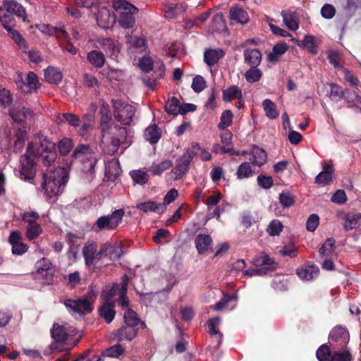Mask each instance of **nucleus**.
Listing matches in <instances>:
<instances>
[{
  "instance_id": "obj_1",
  "label": "nucleus",
  "mask_w": 361,
  "mask_h": 361,
  "mask_svg": "<svg viewBox=\"0 0 361 361\" xmlns=\"http://www.w3.org/2000/svg\"><path fill=\"white\" fill-rule=\"evenodd\" d=\"M57 157L55 143L43 135H37L28 144L26 153L20 158V178L31 180L35 174V161L40 159L44 166H50Z\"/></svg>"
},
{
  "instance_id": "obj_2",
  "label": "nucleus",
  "mask_w": 361,
  "mask_h": 361,
  "mask_svg": "<svg viewBox=\"0 0 361 361\" xmlns=\"http://www.w3.org/2000/svg\"><path fill=\"white\" fill-rule=\"evenodd\" d=\"M99 114L102 127L100 147L104 154L113 155L121 145L127 142V129L111 122L109 106L105 102L101 104Z\"/></svg>"
},
{
  "instance_id": "obj_3",
  "label": "nucleus",
  "mask_w": 361,
  "mask_h": 361,
  "mask_svg": "<svg viewBox=\"0 0 361 361\" xmlns=\"http://www.w3.org/2000/svg\"><path fill=\"white\" fill-rule=\"evenodd\" d=\"M68 180V173L65 168L58 167L47 171L43 174L41 183L44 195L47 198L58 197L63 192Z\"/></svg>"
},
{
  "instance_id": "obj_4",
  "label": "nucleus",
  "mask_w": 361,
  "mask_h": 361,
  "mask_svg": "<svg viewBox=\"0 0 361 361\" xmlns=\"http://www.w3.org/2000/svg\"><path fill=\"white\" fill-rule=\"evenodd\" d=\"M113 7L120 14L119 25L124 29L132 28L135 23L133 16L138 12L137 8L125 0H115Z\"/></svg>"
},
{
  "instance_id": "obj_5",
  "label": "nucleus",
  "mask_w": 361,
  "mask_h": 361,
  "mask_svg": "<svg viewBox=\"0 0 361 361\" xmlns=\"http://www.w3.org/2000/svg\"><path fill=\"white\" fill-rule=\"evenodd\" d=\"M115 119L123 125H130L135 117L133 106L122 100H112Z\"/></svg>"
},
{
  "instance_id": "obj_6",
  "label": "nucleus",
  "mask_w": 361,
  "mask_h": 361,
  "mask_svg": "<svg viewBox=\"0 0 361 361\" xmlns=\"http://www.w3.org/2000/svg\"><path fill=\"white\" fill-rule=\"evenodd\" d=\"M14 80L18 89L24 93L35 92L39 87L38 78L32 71L29 72L26 75L21 73H16Z\"/></svg>"
},
{
  "instance_id": "obj_7",
  "label": "nucleus",
  "mask_w": 361,
  "mask_h": 361,
  "mask_svg": "<svg viewBox=\"0 0 361 361\" xmlns=\"http://www.w3.org/2000/svg\"><path fill=\"white\" fill-rule=\"evenodd\" d=\"M95 294L93 290L87 293V296L76 300H66L64 305L73 313H77L83 315L85 313L92 312V309L90 303V298H94Z\"/></svg>"
},
{
  "instance_id": "obj_8",
  "label": "nucleus",
  "mask_w": 361,
  "mask_h": 361,
  "mask_svg": "<svg viewBox=\"0 0 361 361\" xmlns=\"http://www.w3.org/2000/svg\"><path fill=\"white\" fill-rule=\"evenodd\" d=\"M124 214L123 209H116L111 215L100 216L97 220L95 226L100 231L114 230L121 222Z\"/></svg>"
},
{
  "instance_id": "obj_9",
  "label": "nucleus",
  "mask_w": 361,
  "mask_h": 361,
  "mask_svg": "<svg viewBox=\"0 0 361 361\" xmlns=\"http://www.w3.org/2000/svg\"><path fill=\"white\" fill-rule=\"evenodd\" d=\"M73 157L76 159H81L84 161V170L92 172L97 163V159L88 145H80L78 146L74 152Z\"/></svg>"
},
{
  "instance_id": "obj_10",
  "label": "nucleus",
  "mask_w": 361,
  "mask_h": 361,
  "mask_svg": "<svg viewBox=\"0 0 361 361\" xmlns=\"http://www.w3.org/2000/svg\"><path fill=\"white\" fill-rule=\"evenodd\" d=\"M82 255L85 264L88 267L93 264L94 261L103 259L102 253L100 252V250H97V244L94 241H88L85 244Z\"/></svg>"
},
{
  "instance_id": "obj_11",
  "label": "nucleus",
  "mask_w": 361,
  "mask_h": 361,
  "mask_svg": "<svg viewBox=\"0 0 361 361\" xmlns=\"http://www.w3.org/2000/svg\"><path fill=\"white\" fill-rule=\"evenodd\" d=\"M192 159L193 152L188 149L177 160L176 166L172 171L176 179L182 178L187 173L190 162Z\"/></svg>"
},
{
  "instance_id": "obj_12",
  "label": "nucleus",
  "mask_w": 361,
  "mask_h": 361,
  "mask_svg": "<svg viewBox=\"0 0 361 361\" xmlns=\"http://www.w3.org/2000/svg\"><path fill=\"white\" fill-rule=\"evenodd\" d=\"M96 47L103 49L110 57L119 53L121 45L118 41L111 38H99L96 41Z\"/></svg>"
},
{
  "instance_id": "obj_13",
  "label": "nucleus",
  "mask_w": 361,
  "mask_h": 361,
  "mask_svg": "<svg viewBox=\"0 0 361 361\" xmlns=\"http://www.w3.org/2000/svg\"><path fill=\"white\" fill-rule=\"evenodd\" d=\"M22 235L19 231H11L8 237V242L12 246V253L21 255L27 251V245L21 241Z\"/></svg>"
},
{
  "instance_id": "obj_14",
  "label": "nucleus",
  "mask_w": 361,
  "mask_h": 361,
  "mask_svg": "<svg viewBox=\"0 0 361 361\" xmlns=\"http://www.w3.org/2000/svg\"><path fill=\"white\" fill-rule=\"evenodd\" d=\"M10 116L16 122L22 123L31 119L33 117V111L19 104L10 110Z\"/></svg>"
},
{
  "instance_id": "obj_15",
  "label": "nucleus",
  "mask_w": 361,
  "mask_h": 361,
  "mask_svg": "<svg viewBox=\"0 0 361 361\" xmlns=\"http://www.w3.org/2000/svg\"><path fill=\"white\" fill-rule=\"evenodd\" d=\"M103 258L109 257L110 260H116L120 258L122 254V249L118 243H106L100 248Z\"/></svg>"
},
{
  "instance_id": "obj_16",
  "label": "nucleus",
  "mask_w": 361,
  "mask_h": 361,
  "mask_svg": "<svg viewBox=\"0 0 361 361\" xmlns=\"http://www.w3.org/2000/svg\"><path fill=\"white\" fill-rule=\"evenodd\" d=\"M297 275L302 281H310L318 276L319 268L315 265L304 264L297 269Z\"/></svg>"
},
{
  "instance_id": "obj_17",
  "label": "nucleus",
  "mask_w": 361,
  "mask_h": 361,
  "mask_svg": "<svg viewBox=\"0 0 361 361\" xmlns=\"http://www.w3.org/2000/svg\"><path fill=\"white\" fill-rule=\"evenodd\" d=\"M329 339L330 342L339 343L341 345H343L348 342L349 335L345 328L337 326L331 330Z\"/></svg>"
},
{
  "instance_id": "obj_18",
  "label": "nucleus",
  "mask_w": 361,
  "mask_h": 361,
  "mask_svg": "<svg viewBox=\"0 0 361 361\" xmlns=\"http://www.w3.org/2000/svg\"><path fill=\"white\" fill-rule=\"evenodd\" d=\"M97 20L99 27L107 29L112 27L115 23L116 18L114 15L111 14L108 9L103 8L99 11Z\"/></svg>"
},
{
  "instance_id": "obj_19",
  "label": "nucleus",
  "mask_w": 361,
  "mask_h": 361,
  "mask_svg": "<svg viewBox=\"0 0 361 361\" xmlns=\"http://www.w3.org/2000/svg\"><path fill=\"white\" fill-rule=\"evenodd\" d=\"M75 331V329H68L63 325L59 324H54L51 329V336L57 342H62L65 341L68 335H73Z\"/></svg>"
},
{
  "instance_id": "obj_20",
  "label": "nucleus",
  "mask_w": 361,
  "mask_h": 361,
  "mask_svg": "<svg viewBox=\"0 0 361 361\" xmlns=\"http://www.w3.org/2000/svg\"><path fill=\"white\" fill-rule=\"evenodd\" d=\"M343 226L345 231L357 228L361 225V213L345 214Z\"/></svg>"
},
{
  "instance_id": "obj_21",
  "label": "nucleus",
  "mask_w": 361,
  "mask_h": 361,
  "mask_svg": "<svg viewBox=\"0 0 361 361\" xmlns=\"http://www.w3.org/2000/svg\"><path fill=\"white\" fill-rule=\"evenodd\" d=\"M121 169L116 159H112L106 164L105 176L111 181H114L121 174Z\"/></svg>"
},
{
  "instance_id": "obj_22",
  "label": "nucleus",
  "mask_w": 361,
  "mask_h": 361,
  "mask_svg": "<svg viewBox=\"0 0 361 361\" xmlns=\"http://www.w3.org/2000/svg\"><path fill=\"white\" fill-rule=\"evenodd\" d=\"M245 62L251 67H257L261 62L262 54L257 49H247L243 52Z\"/></svg>"
},
{
  "instance_id": "obj_23",
  "label": "nucleus",
  "mask_w": 361,
  "mask_h": 361,
  "mask_svg": "<svg viewBox=\"0 0 361 361\" xmlns=\"http://www.w3.org/2000/svg\"><path fill=\"white\" fill-rule=\"evenodd\" d=\"M334 169L331 165H324L323 171L320 172L315 178L316 183L322 185H326L331 183L332 181V175Z\"/></svg>"
},
{
  "instance_id": "obj_24",
  "label": "nucleus",
  "mask_w": 361,
  "mask_h": 361,
  "mask_svg": "<svg viewBox=\"0 0 361 361\" xmlns=\"http://www.w3.org/2000/svg\"><path fill=\"white\" fill-rule=\"evenodd\" d=\"M136 208L143 212H156L157 214H162L165 211L164 205L157 204L153 201H147L145 202L138 203Z\"/></svg>"
},
{
  "instance_id": "obj_25",
  "label": "nucleus",
  "mask_w": 361,
  "mask_h": 361,
  "mask_svg": "<svg viewBox=\"0 0 361 361\" xmlns=\"http://www.w3.org/2000/svg\"><path fill=\"white\" fill-rule=\"evenodd\" d=\"M2 6L13 15L18 17H25L26 15L23 6L14 0L4 1Z\"/></svg>"
},
{
  "instance_id": "obj_26",
  "label": "nucleus",
  "mask_w": 361,
  "mask_h": 361,
  "mask_svg": "<svg viewBox=\"0 0 361 361\" xmlns=\"http://www.w3.org/2000/svg\"><path fill=\"white\" fill-rule=\"evenodd\" d=\"M37 27H38L39 30L47 35H55L59 39L68 38V32L62 27L58 28L50 27L46 24L39 25Z\"/></svg>"
},
{
  "instance_id": "obj_27",
  "label": "nucleus",
  "mask_w": 361,
  "mask_h": 361,
  "mask_svg": "<svg viewBox=\"0 0 361 361\" xmlns=\"http://www.w3.org/2000/svg\"><path fill=\"white\" fill-rule=\"evenodd\" d=\"M288 49L287 44L277 43L274 46L272 51L268 54V61L272 63L276 62L287 51Z\"/></svg>"
},
{
  "instance_id": "obj_28",
  "label": "nucleus",
  "mask_w": 361,
  "mask_h": 361,
  "mask_svg": "<svg viewBox=\"0 0 361 361\" xmlns=\"http://www.w3.org/2000/svg\"><path fill=\"white\" fill-rule=\"evenodd\" d=\"M252 264L256 267H265L271 266V267H266L268 269L272 271L276 268V263L274 260L270 258L266 253L262 252L257 255L252 259Z\"/></svg>"
},
{
  "instance_id": "obj_29",
  "label": "nucleus",
  "mask_w": 361,
  "mask_h": 361,
  "mask_svg": "<svg viewBox=\"0 0 361 361\" xmlns=\"http://www.w3.org/2000/svg\"><path fill=\"white\" fill-rule=\"evenodd\" d=\"M229 15L231 20H235L241 24L247 23L249 20L247 13L238 6L231 7Z\"/></svg>"
},
{
  "instance_id": "obj_30",
  "label": "nucleus",
  "mask_w": 361,
  "mask_h": 361,
  "mask_svg": "<svg viewBox=\"0 0 361 361\" xmlns=\"http://www.w3.org/2000/svg\"><path fill=\"white\" fill-rule=\"evenodd\" d=\"M122 281L120 283H114L110 288H106L102 293L104 302L114 304V298L121 293Z\"/></svg>"
},
{
  "instance_id": "obj_31",
  "label": "nucleus",
  "mask_w": 361,
  "mask_h": 361,
  "mask_svg": "<svg viewBox=\"0 0 361 361\" xmlns=\"http://www.w3.org/2000/svg\"><path fill=\"white\" fill-rule=\"evenodd\" d=\"M87 59L93 66L97 68L103 67L106 61L104 54L97 50L90 51L87 54Z\"/></svg>"
},
{
  "instance_id": "obj_32",
  "label": "nucleus",
  "mask_w": 361,
  "mask_h": 361,
  "mask_svg": "<svg viewBox=\"0 0 361 361\" xmlns=\"http://www.w3.org/2000/svg\"><path fill=\"white\" fill-rule=\"evenodd\" d=\"M44 78L49 83L59 84L63 78V74L59 68L49 66L44 71Z\"/></svg>"
},
{
  "instance_id": "obj_33",
  "label": "nucleus",
  "mask_w": 361,
  "mask_h": 361,
  "mask_svg": "<svg viewBox=\"0 0 361 361\" xmlns=\"http://www.w3.org/2000/svg\"><path fill=\"white\" fill-rule=\"evenodd\" d=\"M114 307V304L104 302V304L99 309V315L107 323H111L115 317L116 312Z\"/></svg>"
},
{
  "instance_id": "obj_34",
  "label": "nucleus",
  "mask_w": 361,
  "mask_h": 361,
  "mask_svg": "<svg viewBox=\"0 0 361 361\" xmlns=\"http://www.w3.org/2000/svg\"><path fill=\"white\" fill-rule=\"evenodd\" d=\"M137 334V331L135 326L126 325L123 326L118 331V341H132Z\"/></svg>"
},
{
  "instance_id": "obj_35",
  "label": "nucleus",
  "mask_w": 361,
  "mask_h": 361,
  "mask_svg": "<svg viewBox=\"0 0 361 361\" xmlns=\"http://www.w3.org/2000/svg\"><path fill=\"white\" fill-rule=\"evenodd\" d=\"M212 240L209 235L204 234H199L196 237L195 245L196 248L200 254L207 252L211 245Z\"/></svg>"
},
{
  "instance_id": "obj_36",
  "label": "nucleus",
  "mask_w": 361,
  "mask_h": 361,
  "mask_svg": "<svg viewBox=\"0 0 361 361\" xmlns=\"http://www.w3.org/2000/svg\"><path fill=\"white\" fill-rule=\"evenodd\" d=\"M224 52L221 49H209L204 52V62L209 66L216 63L223 57Z\"/></svg>"
},
{
  "instance_id": "obj_37",
  "label": "nucleus",
  "mask_w": 361,
  "mask_h": 361,
  "mask_svg": "<svg viewBox=\"0 0 361 361\" xmlns=\"http://www.w3.org/2000/svg\"><path fill=\"white\" fill-rule=\"evenodd\" d=\"M144 136L149 142L155 144L161 137V131L156 125H152L145 129Z\"/></svg>"
},
{
  "instance_id": "obj_38",
  "label": "nucleus",
  "mask_w": 361,
  "mask_h": 361,
  "mask_svg": "<svg viewBox=\"0 0 361 361\" xmlns=\"http://www.w3.org/2000/svg\"><path fill=\"white\" fill-rule=\"evenodd\" d=\"M42 228L37 221H30L26 228L25 235L28 240L36 239L42 233Z\"/></svg>"
},
{
  "instance_id": "obj_39",
  "label": "nucleus",
  "mask_w": 361,
  "mask_h": 361,
  "mask_svg": "<svg viewBox=\"0 0 361 361\" xmlns=\"http://www.w3.org/2000/svg\"><path fill=\"white\" fill-rule=\"evenodd\" d=\"M128 276L127 275H124L122 276V286L121 288V293L119 294L118 298V303L123 308H128L129 300L128 297L126 296V292L128 290Z\"/></svg>"
},
{
  "instance_id": "obj_40",
  "label": "nucleus",
  "mask_w": 361,
  "mask_h": 361,
  "mask_svg": "<svg viewBox=\"0 0 361 361\" xmlns=\"http://www.w3.org/2000/svg\"><path fill=\"white\" fill-rule=\"evenodd\" d=\"M222 97L224 101L230 102L234 99H242L243 94L238 86L233 85L223 91Z\"/></svg>"
},
{
  "instance_id": "obj_41",
  "label": "nucleus",
  "mask_w": 361,
  "mask_h": 361,
  "mask_svg": "<svg viewBox=\"0 0 361 361\" xmlns=\"http://www.w3.org/2000/svg\"><path fill=\"white\" fill-rule=\"evenodd\" d=\"M283 20L286 26L290 30L295 31L299 27L298 20L295 13L282 12Z\"/></svg>"
},
{
  "instance_id": "obj_42",
  "label": "nucleus",
  "mask_w": 361,
  "mask_h": 361,
  "mask_svg": "<svg viewBox=\"0 0 361 361\" xmlns=\"http://www.w3.org/2000/svg\"><path fill=\"white\" fill-rule=\"evenodd\" d=\"M262 107L265 115L270 119H276L279 116L276 104L269 99H266L262 102Z\"/></svg>"
},
{
  "instance_id": "obj_43",
  "label": "nucleus",
  "mask_w": 361,
  "mask_h": 361,
  "mask_svg": "<svg viewBox=\"0 0 361 361\" xmlns=\"http://www.w3.org/2000/svg\"><path fill=\"white\" fill-rule=\"evenodd\" d=\"M129 174L135 184L141 185L146 184L149 178V174L141 169L131 171Z\"/></svg>"
},
{
  "instance_id": "obj_44",
  "label": "nucleus",
  "mask_w": 361,
  "mask_h": 361,
  "mask_svg": "<svg viewBox=\"0 0 361 361\" xmlns=\"http://www.w3.org/2000/svg\"><path fill=\"white\" fill-rule=\"evenodd\" d=\"M252 164L261 166L267 162V152L263 149L255 147L252 149Z\"/></svg>"
},
{
  "instance_id": "obj_45",
  "label": "nucleus",
  "mask_w": 361,
  "mask_h": 361,
  "mask_svg": "<svg viewBox=\"0 0 361 361\" xmlns=\"http://www.w3.org/2000/svg\"><path fill=\"white\" fill-rule=\"evenodd\" d=\"M334 245L335 240L332 238H328L319 249V255L322 257H329L334 256Z\"/></svg>"
},
{
  "instance_id": "obj_46",
  "label": "nucleus",
  "mask_w": 361,
  "mask_h": 361,
  "mask_svg": "<svg viewBox=\"0 0 361 361\" xmlns=\"http://www.w3.org/2000/svg\"><path fill=\"white\" fill-rule=\"evenodd\" d=\"M301 48L307 49L311 54H317V46L313 35H307L301 42Z\"/></svg>"
},
{
  "instance_id": "obj_47",
  "label": "nucleus",
  "mask_w": 361,
  "mask_h": 361,
  "mask_svg": "<svg viewBox=\"0 0 361 361\" xmlns=\"http://www.w3.org/2000/svg\"><path fill=\"white\" fill-rule=\"evenodd\" d=\"M254 173L251 164L249 162H244L241 164L236 172L238 179H244L251 177Z\"/></svg>"
},
{
  "instance_id": "obj_48",
  "label": "nucleus",
  "mask_w": 361,
  "mask_h": 361,
  "mask_svg": "<svg viewBox=\"0 0 361 361\" xmlns=\"http://www.w3.org/2000/svg\"><path fill=\"white\" fill-rule=\"evenodd\" d=\"M172 166V163L169 160H164L160 163H153L149 168L154 175H161L164 171L169 169Z\"/></svg>"
},
{
  "instance_id": "obj_49",
  "label": "nucleus",
  "mask_w": 361,
  "mask_h": 361,
  "mask_svg": "<svg viewBox=\"0 0 361 361\" xmlns=\"http://www.w3.org/2000/svg\"><path fill=\"white\" fill-rule=\"evenodd\" d=\"M283 228L282 222L278 219L272 220L267 228V232L270 236L279 235Z\"/></svg>"
},
{
  "instance_id": "obj_50",
  "label": "nucleus",
  "mask_w": 361,
  "mask_h": 361,
  "mask_svg": "<svg viewBox=\"0 0 361 361\" xmlns=\"http://www.w3.org/2000/svg\"><path fill=\"white\" fill-rule=\"evenodd\" d=\"M180 102L179 100L173 97L169 99L164 106L166 111L171 115H178L180 113Z\"/></svg>"
},
{
  "instance_id": "obj_51",
  "label": "nucleus",
  "mask_w": 361,
  "mask_h": 361,
  "mask_svg": "<svg viewBox=\"0 0 361 361\" xmlns=\"http://www.w3.org/2000/svg\"><path fill=\"white\" fill-rule=\"evenodd\" d=\"M13 15L5 9L3 6L0 7V22L5 29L11 27V24L14 20Z\"/></svg>"
},
{
  "instance_id": "obj_52",
  "label": "nucleus",
  "mask_w": 361,
  "mask_h": 361,
  "mask_svg": "<svg viewBox=\"0 0 361 361\" xmlns=\"http://www.w3.org/2000/svg\"><path fill=\"white\" fill-rule=\"evenodd\" d=\"M316 355L319 361H332L333 355L326 344H323L318 348Z\"/></svg>"
},
{
  "instance_id": "obj_53",
  "label": "nucleus",
  "mask_w": 361,
  "mask_h": 361,
  "mask_svg": "<svg viewBox=\"0 0 361 361\" xmlns=\"http://www.w3.org/2000/svg\"><path fill=\"white\" fill-rule=\"evenodd\" d=\"M123 319L126 325L129 326H136L140 322V319L137 317L136 312L130 308L125 311Z\"/></svg>"
},
{
  "instance_id": "obj_54",
  "label": "nucleus",
  "mask_w": 361,
  "mask_h": 361,
  "mask_svg": "<svg viewBox=\"0 0 361 361\" xmlns=\"http://www.w3.org/2000/svg\"><path fill=\"white\" fill-rule=\"evenodd\" d=\"M262 75V71L257 67H251L245 73L246 80L250 83L259 81Z\"/></svg>"
},
{
  "instance_id": "obj_55",
  "label": "nucleus",
  "mask_w": 361,
  "mask_h": 361,
  "mask_svg": "<svg viewBox=\"0 0 361 361\" xmlns=\"http://www.w3.org/2000/svg\"><path fill=\"white\" fill-rule=\"evenodd\" d=\"M126 38L127 39V43L133 47L141 49H145L146 48V40L145 38L132 36L130 35H127Z\"/></svg>"
},
{
  "instance_id": "obj_56",
  "label": "nucleus",
  "mask_w": 361,
  "mask_h": 361,
  "mask_svg": "<svg viewBox=\"0 0 361 361\" xmlns=\"http://www.w3.org/2000/svg\"><path fill=\"white\" fill-rule=\"evenodd\" d=\"M233 117V115L231 110L224 111L221 116V121L218 126L219 128L224 130L230 126L232 123Z\"/></svg>"
},
{
  "instance_id": "obj_57",
  "label": "nucleus",
  "mask_w": 361,
  "mask_h": 361,
  "mask_svg": "<svg viewBox=\"0 0 361 361\" xmlns=\"http://www.w3.org/2000/svg\"><path fill=\"white\" fill-rule=\"evenodd\" d=\"M52 264L47 258L42 257L38 260L35 264V269L38 274H42L44 271L51 270Z\"/></svg>"
},
{
  "instance_id": "obj_58",
  "label": "nucleus",
  "mask_w": 361,
  "mask_h": 361,
  "mask_svg": "<svg viewBox=\"0 0 361 361\" xmlns=\"http://www.w3.org/2000/svg\"><path fill=\"white\" fill-rule=\"evenodd\" d=\"M59 149L60 153L62 155H66L68 154L72 147H73V141L70 138H63L59 142Z\"/></svg>"
},
{
  "instance_id": "obj_59",
  "label": "nucleus",
  "mask_w": 361,
  "mask_h": 361,
  "mask_svg": "<svg viewBox=\"0 0 361 361\" xmlns=\"http://www.w3.org/2000/svg\"><path fill=\"white\" fill-rule=\"evenodd\" d=\"M192 150L190 152H193V155L195 154L200 157L201 159L203 161L210 160L212 158V155L204 149L201 148L197 143L193 144L192 145Z\"/></svg>"
},
{
  "instance_id": "obj_60",
  "label": "nucleus",
  "mask_w": 361,
  "mask_h": 361,
  "mask_svg": "<svg viewBox=\"0 0 361 361\" xmlns=\"http://www.w3.org/2000/svg\"><path fill=\"white\" fill-rule=\"evenodd\" d=\"M319 224V217L316 214H311L306 222V228L310 232H314Z\"/></svg>"
},
{
  "instance_id": "obj_61",
  "label": "nucleus",
  "mask_w": 361,
  "mask_h": 361,
  "mask_svg": "<svg viewBox=\"0 0 361 361\" xmlns=\"http://www.w3.org/2000/svg\"><path fill=\"white\" fill-rule=\"evenodd\" d=\"M279 202L284 208H288L293 204L294 200L290 192H283L279 195Z\"/></svg>"
},
{
  "instance_id": "obj_62",
  "label": "nucleus",
  "mask_w": 361,
  "mask_h": 361,
  "mask_svg": "<svg viewBox=\"0 0 361 361\" xmlns=\"http://www.w3.org/2000/svg\"><path fill=\"white\" fill-rule=\"evenodd\" d=\"M124 352V349L120 344L114 345L104 351V355L108 357H117Z\"/></svg>"
},
{
  "instance_id": "obj_63",
  "label": "nucleus",
  "mask_w": 361,
  "mask_h": 361,
  "mask_svg": "<svg viewBox=\"0 0 361 361\" xmlns=\"http://www.w3.org/2000/svg\"><path fill=\"white\" fill-rule=\"evenodd\" d=\"M205 87L206 82L202 76L197 75L193 78L192 88L195 92L199 93L202 92Z\"/></svg>"
},
{
  "instance_id": "obj_64",
  "label": "nucleus",
  "mask_w": 361,
  "mask_h": 361,
  "mask_svg": "<svg viewBox=\"0 0 361 361\" xmlns=\"http://www.w3.org/2000/svg\"><path fill=\"white\" fill-rule=\"evenodd\" d=\"M332 361H352L351 354L349 350L337 351L333 353Z\"/></svg>"
}]
</instances>
